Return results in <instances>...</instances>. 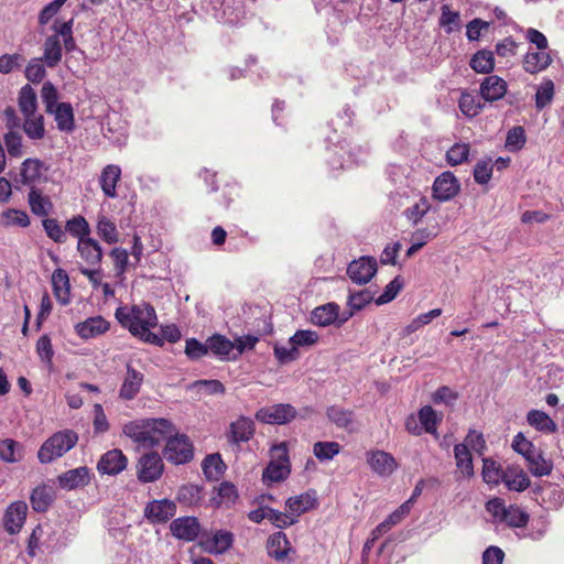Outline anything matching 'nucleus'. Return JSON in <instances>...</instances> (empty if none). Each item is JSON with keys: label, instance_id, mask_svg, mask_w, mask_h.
Returning <instances> with one entry per match:
<instances>
[{"label": "nucleus", "instance_id": "nucleus-1", "mask_svg": "<svg viewBox=\"0 0 564 564\" xmlns=\"http://www.w3.org/2000/svg\"><path fill=\"white\" fill-rule=\"evenodd\" d=\"M115 316L121 326L127 328L134 337L147 344L163 346L162 338L151 332V328L158 325V316L152 305L141 303L132 306H120L116 310Z\"/></svg>", "mask_w": 564, "mask_h": 564}, {"label": "nucleus", "instance_id": "nucleus-2", "mask_svg": "<svg viewBox=\"0 0 564 564\" xmlns=\"http://www.w3.org/2000/svg\"><path fill=\"white\" fill-rule=\"evenodd\" d=\"M175 431L173 423L166 419H141L123 425L122 432L140 447L153 448L167 440Z\"/></svg>", "mask_w": 564, "mask_h": 564}, {"label": "nucleus", "instance_id": "nucleus-3", "mask_svg": "<svg viewBox=\"0 0 564 564\" xmlns=\"http://www.w3.org/2000/svg\"><path fill=\"white\" fill-rule=\"evenodd\" d=\"M78 442V434L73 430H62L50 436L39 448L37 459L50 464L70 451Z\"/></svg>", "mask_w": 564, "mask_h": 564}, {"label": "nucleus", "instance_id": "nucleus-4", "mask_svg": "<svg viewBox=\"0 0 564 564\" xmlns=\"http://www.w3.org/2000/svg\"><path fill=\"white\" fill-rule=\"evenodd\" d=\"M512 448L522 455L531 474L535 477L547 476L553 469L551 460L545 459L542 452L532 442L528 441L522 433H518L512 441Z\"/></svg>", "mask_w": 564, "mask_h": 564}, {"label": "nucleus", "instance_id": "nucleus-5", "mask_svg": "<svg viewBox=\"0 0 564 564\" xmlns=\"http://www.w3.org/2000/svg\"><path fill=\"white\" fill-rule=\"evenodd\" d=\"M272 459L262 474L264 482H279L286 479L291 473L289 449L285 442L271 447Z\"/></svg>", "mask_w": 564, "mask_h": 564}, {"label": "nucleus", "instance_id": "nucleus-6", "mask_svg": "<svg viewBox=\"0 0 564 564\" xmlns=\"http://www.w3.org/2000/svg\"><path fill=\"white\" fill-rule=\"evenodd\" d=\"M164 456L175 465L186 464L194 457V446L184 434L170 435L166 440Z\"/></svg>", "mask_w": 564, "mask_h": 564}, {"label": "nucleus", "instance_id": "nucleus-7", "mask_svg": "<svg viewBox=\"0 0 564 564\" xmlns=\"http://www.w3.org/2000/svg\"><path fill=\"white\" fill-rule=\"evenodd\" d=\"M164 464L155 452L143 454L137 463V477L140 482H154L161 478Z\"/></svg>", "mask_w": 564, "mask_h": 564}, {"label": "nucleus", "instance_id": "nucleus-8", "mask_svg": "<svg viewBox=\"0 0 564 564\" xmlns=\"http://www.w3.org/2000/svg\"><path fill=\"white\" fill-rule=\"evenodd\" d=\"M296 409L289 403H278L261 408L256 413V419L265 424H286L295 419Z\"/></svg>", "mask_w": 564, "mask_h": 564}, {"label": "nucleus", "instance_id": "nucleus-9", "mask_svg": "<svg viewBox=\"0 0 564 564\" xmlns=\"http://www.w3.org/2000/svg\"><path fill=\"white\" fill-rule=\"evenodd\" d=\"M339 310V305L334 302L319 305L312 311L311 322L321 327H326L333 324L341 326L354 315V313L349 312L344 317H340Z\"/></svg>", "mask_w": 564, "mask_h": 564}, {"label": "nucleus", "instance_id": "nucleus-10", "mask_svg": "<svg viewBox=\"0 0 564 564\" xmlns=\"http://www.w3.org/2000/svg\"><path fill=\"white\" fill-rule=\"evenodd\" d=\"M175 513V502L166 498L149 501L143 510L144 518L152 524L166 523Z\"/></svg>", "mask_w": 564, "mask_h": 564}, {"label": "nucleus", "instance_id": "nucleus-11", "mask_svg": "<svg viewBox=\"0 0 564 564\" xmlns=\"http://www.w3.org/2000/svg\"><path fill=\"white\" fill-rule=\"evenodd\" d=\"M377 272V261L370 257L354 260L347 268V274L357 284L368 283Z\"/></svg>", "mask_w": 564, "mask_h": 564}, {"label": "nucleus", "instance_id": "nucleus-12", "mask_svg": "<svg viewBox=\"0 0 564 564\" xmlns=\"http://www.w3.org/2000/svg\"><path fill=\"white\" fill-rule=\"evenodd\" d=\"M254 432V422L250 417L242 415L230 423L226 436L231 445L239 446L241 443L250 441L253 437Z\"/></svg>", "mask_w": 564, "mask_h": 564}, {"label": "nucleus", "instance_id": "nucleus-13", "mask_svg": "<svg viewBox=\"0 0 564 564\" xmlns=\"http://www.w3.org/2000/svg\"><path fill=\"white\" fill-rule=\"evenodd\" d=\"M460 189L458 180L452 172H444L433 183V197L440 202H447L455 197Z\"/></svg>", "mask_w": 564, "mask_h": 564}, {"label": "nucleus", "instance_id": "nucleus-14", "mask_svg": "<svg viewBox=\"0 0 564 564\" xmlns=\"http://www.w3.org/2000/svg\"><path fill=\"white\" fill-rule=\"evenodd\" d=\"M367 463L371 470L381 477H389L398 468L395 458L390 453L380 449L368 452Z\"/></svg>", "mask_w": 564, "mask_h": 564}, {"label": "nucleus", "instance_id": "nucleus-15", "mask_svg": "<svg viewBox=\"0 0 564 564\" xmlns=\"http://www.w3.org/2000/svg\"><path fill=\"white\" fill-rule=\"evenodd\" d=\"M508 90L507 82L498 75L486 76L479 86V95L487 102L502 99Z\"/></svg>", "mask_w": 564, "mask_h": 564}, {"label": "nucleus", "instance_id": "nucleus-16", "mask_svg": "<svg viewBox=\"0 0 564 564\" xmlns=\"http://www.w3.org/2000/svg\"><path fill=\"white\" fill-rule=\"evenodd\" d=\"M170 530L176 539L192 542L198 538L200 524L195 517H181L171 522Z\"/></svg>", "mask_w": 564, "mask_h": 564}, {"label": "nucleus", "instance_id": "nucleus-17", "mask_svg": "<svg viewBox=\"0 0 564 564\" xmlns=\"http://www.w3.org/2000/svg\"><path fill=\"white\" fill-rule=\"evenodd\" d=\"M28 513V505L24 501H14L8 506L3 516V525L9 534L21 531Z\"/></svg>", "mask_w": 564, "mask_h": 564}, {"label": "nucleus", "instance_id": "nucleus-18", "mask_svg": "<svg viewBox=\"0 0 564 564\" xmlns=\"http://www.w3.org/2000/svg\"><path fill=\"white\" fill-rule=\"evenodd\" d=\"M90 481V470L86 466L69 469L57 477L58 486L64 490H76Z\"/></svg>", "mask_w": 564, "mask_h": 564}, {"label": "nucleus", "instance_id": "nucleus-19", "mask_svg": "<svg viewBox=\"0 0 564 564\" xmlns=\"http://www.w3.org/2000/svg\"><path fill=\"white\" fill-rule=\"evenodd\" d=\"M128 458L120 449H111L105 453L98 464L97 469L104 475H117L127 468Z\"/></svg>", "mask_w": 564, "mask_h": 564}, {"label": "nucleus", "instance_id": "nucleus-20", "mask_svg": "<svg viewBox=\"0 0 564 564\" xmlns=\"http://www.w3.org/2000/svg\"><path fill=\"white\" fill-rule=\"evenodd\" d=\"M77 252L87 267H100L102 260V248L99 242L89 237L77 241Z\"/></svg>", "mask_w": 564, "mask_h": 564}, {"label": "nucleus", "instance_id": "nucleus-21", "mask_svg": "<svg viewBox=\"0 0 564 564\" xmlns=\"http://www.w3.org/2000/svg\"><path fill=\"white\" fill-rule=\"evenodd\" d=\"M509 490L524 491L530 487L531 481L528 475L519 465H508L502 473L501 480Z\"/></svg>", "mask_w": 564, "mask_h": 564}, {"label": "nucleus", "instance_id": "nucleus-22", "mask_svg": "<svg viewBox=\"0 0 564 564\" xmlns=\"http://www.w3.org/2000/svg\"><path fill=\"white\" fill-rule=\"evenodd\" d=\"M267 550L270 557L278 562L284 561L289 554L294 553V549L286 534L282 531L271 534L267 541Z\"/></svg>", "mask_w": 564, "mask_h": 564}, {"label": "nucleus", "instance_id": "nucleus-23", "mask_svg": "<svg viewBox=\"0 0 564 564\" xmlns=\"http://www.w3.org/2000/svg\"><path fill=\"white\" fill-rule=\"evenodd\" d=\"M288 511L296 521L301 514L314 509L317 506L315 491H307L300 496L290 497L285 502Z\"/></svg>", "mask_w": 564, "mask_h": 564}, {"label": "nucleus", "instance_id": "nucleus-24", "mask_svg": "<svg viewBox=\"0 0 564 564\" xmlns=\"http://www.w3.org/2000/svg\"><path fill=\"white\" fill-rule=\"evenodd\" d=\"M232 542L234 535L231 532L219 530L212 538H203L199 544L204 551L210 554H221L231 547Z\"/></svg>", "mask_w": 564, "mask_h": 564}, {"label": "nucleus", "instance_id": "nucleus-25", "mask_svg": "<svg viewBox=\"0 0 564 564\" xmlns=\"http://www.w3.org/2000/svg\"><path fill=\"white\" fill-rule=\"evenodd\" d=\"M143 382V373L127 365L126 376L119 390L122 400H132L139 393Z\"/></svg>", "mask_w": 564, "mask_h": 564}, {"label": "nucleus", "instance_id": "nucleus-26", "mask_svg": "<svg viewBox=\"0 0 564 564\" xmlns=\"http://www.w3.org/2000/svg\"><path fill=\"white\" fill-rule=\"evenodd\" d=\"M121 178V169L116 164L106 165L99 177V184L102 193L108 198L117 197V184Z\"/></svg>", "mask_w": 564, "mask_h": 564}, {"label": "nucleus", "instance_id": "nucleus-27", "mask_svg": "<svg viewBox=\"0 0 564 564\" xmlns=\"http://www.w3.org/2000/svg\"><path fill=\"white\" fill-rule=\"evenodd\" d=\"M552 63V57L547 51H529L522 59L523 69L529 74H538L545 70Z\"/></svg>", "mask_w": 564, "mask_h": 564}, {"label": "nucleus", "instance_id": "nucleus-28", "mask_svg": "<svg viewBox=\"0 0 564 564\" xmlns=\"http://www.w3.org/2000/svg\"><path fill=\"white\" fill-rule=\"evenodd\" d=\"M28 203L32 214L37 217H47L53 209L51 198L44 195L42 189L36 186H31L28 194Z\"/></svg>", "mask_w": 564, "mask_h": 564}, {"label": "nucleus", "instance_id": "nucleus-29", "mask_svg": "<svg viewBox=\"0 0 564 564\" xmlns=\"http://www.w3.org/2000/svg\"><path fill=\"white\" fill-rule=\"evenodd\" d=\"M51 281L56 300L62 305H67L70 302V283L67 272L62 268L54 270Z\"/></svg>", "mask_w": 564, "mask_h": 564}, {"label": "nucleus", "instance_id": "nucleus-30", "mask_svg": "<svg viewBox=\"0 0 564 564\" xmlns=\"http://www.w3.org/2000/svg\"><path fill=\"white\" fill-rule=\"evenodd\" d=\"M326 415L337 427L348 432L355 430V413L352 410L345 409L340 405H332L327 408Z\"/></svg>", "mask_w": 564, "mask_h": 564}, {"label": "nucleus", "instance_id": "nucleus-31", "mask_svg": "<svg viewBox=\"0 0 564 564\" xmlns=\"http://www.w3.org/2000/svg\"><path fill=\"white\" fill-rule=\"evenodd\" d=\"M108 329L109 323L101 316L89 317L76 325L77 334L84 339L99 336Z\"/></svg>", "mask_w": 564, "mask_h": 564}, {"label": "nucleus", "instance_id": "nucleus-32", "mask_svg": "<svg viewBox=\"0 0 564 564\" xmlns=\"http://www.w3.org/2000/svg\"><path fill=\"white\" fill-rule=\"evenodd\" d=\"M50 115L54 116L59 131L72 132L75 129L74 110L69 102H59Z\"/></svg>", "mask_w": 564, "mask_h": 564}, {"label": "nucleus", "instance_id": "nucleus-33", "mask_svg": "<svg viewBox=\"0 0 564 564\" xmlns=\"http://www.w3.org/2000/svg\"><path fill=\"white\" fill-rule=\"evenodd\" d=\"M209 351L221 360L232 359L234 341L223 335L215 334L207 339Z\"/></svg>", "mask_w": 564, "mask_h": 564}, {"label": "nucleus", "instance_id": "nucleus-34", "mask_svg": "<svg viewBox=\"0 0 564 564\" xmlns=\"http://www.w3.org/2000/svg\"><path fill=\"white\" fill-rule=\"evenodd\" d=\"M24 458V446L12 438L0 441V459L4 463H19Z\"/></svg>", "mask_w": 564, "mask_h": 564}, {"label": "nucleus", "instance_id": "nucleus-35", "mask_svg": "<svg viewBox=\"0 0 564 564\" xmlns=\"http://www.w3.org/2000/svg\"><path fill=\"white\" fill-rule=\"evenodd\" d=\"M43 163L39 159H26L21 164L20 183L28 186H34V183L42 175Z\"/></svg>", "mask_w": 564, "mask_h": 564}, {"label": "nucleus", "instance_id": "nucleus-36", "mask_svg": "<svg viewBox=\"0 0 564 564\" xmlns=\"http://www.w3.org/2000/svg\"><path fill=\"white\" fill-rule=\"evenodd\" d=\"M62 59V45L58 34L48 36L44 42V53L41 58L47 67H55Z\"/></svg>", "mask_w": 564, "mask_h": 564}, {"label": "nucleus", "instance_id": "nucleus-37", "mask_svg": "<svg viewBox=\"0 0 564 564\" xmlns=\"http://www.w3.org/2000/svg\"><path fill=\"white\" fill-rule=\"evenodd\" d=\"M18 105L23 117L33 116V113L37 112L36 93L29 84L20 89Z\"/></svg>", "mask_w": 564, "mask_h": 564}, {"label": "nucleus", "instance_id": "nucleus-38", "mask_svg": "<svg viewBox=\"0 0 564 564\" xmlns=\"http://www.w3.org/2000/svg\"><path fill=\"white\" fill-rule=\"evenodd\" d=\"M97 234L107 243L113 245L119 241V231L116 224L105 215L97 218Z\"/></svg>", "mask_w": 564, "mask_h": 564}, {"label": "nucleus", "instance_id": "nucleus-39", "mask_svg": "<svg viewBox=\"0 0 564 564\" xmlns=\"http://www.w3.org/2000/svg\"><path fill=\"white\" fill-rule=\"evenodd\" d=\"M23 131L31 140H41L45 135L44 117L41 113L24 116Z\"/></svg>", "mask_w": 564, "mask_h": 564}, {"label": "nucleus", "instance_id": "nucleus-40", "mask_svg": "<svg viewBox=\"0 0 564 564\" xmlns=\"http://www.w3.org/2000/svg\"><path fill=\"white\" fill-rule=\"evenodd\" d=\"M470 67L479 74H490L495 68V58L491 51L481 50L473 55Z\"/></svg>", "mask_w": 564, "mask_h": 564}, {"label": "nucleus", "instance_id": "nucleus-41", "mask_svg": "<svg viewBox=\"0 0 564 564\" xmlns=\"http://www.w3.org/2000/svg\"><path fill=\"white\" fill-rule=\"evenodd\" d=\"M456 466L465 477L474 475V465L471 454L466 444H457L454 447Z\"/></svg>", "mask_w": 564, "mask_h": 564}, {"label": "nucleus", "instance_id": "nucleus-42", "mask_svg": "<svg viewBox=\"0 0 564 564\" xmlns=\"http://www.w3.org/2000/svg\"><path fill=\"white\" fill-rule=\"evenodd\" d=\"M528 423L538 431L553 433L556 431L555 422L543 411L531 410L527 415Z\"/></svg>", "mask_w": 564, "mask_h": 564}, {"label": "nucleus", "instance_id": "nucleus-43", "mask_svg": "<svg viewBox=\"0 0 564 564\" xmlns=\"http://www.w3.org/2000/svg\"><path fill=\"white\" fill-rule=\"evenodd\" d=\"M65 231L79 240L90 237V226L84 216L77 215L65 224Z\"/></svg>", "mask_w": 564, "mask_h": 564}, {"label": "nucleus", "instance_id": "nucleus-44", "mask_svg": "<svg viewBox=\"0 0 564 564\" xmlns=\"http://www.w3.org/2000/svg\"><path fill=\"white\" fill-rule=\"evenodd\" d=\"M0 221L4 227L18 226L26 228L31 224L26 212L14 208L3 210L0 215Z\"/></svg>", "mask_w": 564, "mask_h": 564}, {"label": "nucleus", "instance_id": "nucleus-45", "mask_svg": "<svg viewBox=\"0 0 564 564\" xmlns=\"http://www.w3.org/2000/svg\"><path fill=\"white\" fill-rule=\"evenodd\" d=\"M417 416L424 432L436 435L437 424L442 421V416L431 405L421 408Z\"/></svg>", "mask_w": 564, "mask_h": 564}, {"label": "nucleus", "instance_id": "nucleus-46", "mask_svg": "<svg viewBox=\"0 0 564 564\" xmlns=\"http://www.w3.org/2000/svg\"><path fill=\"white\" fill-rule=\"evenodd\" d=\"M458 107L463 115L474 118L481 112L484 105L474 95L464 91L458 100Z\"/></svg>", "mask_w": 564, "mask_h": 564}, {"label": "nucleus", "instance_id": "nucleus-47", "mask_svg": "<svg viewBox=\"0 0 564 564\" xmlns=\"http://www.w3.org/2000/svg\"><path fill=\"white\" fill-rule=\"evenodd\" d=\"M502 473L503 469L494 459H482V479L486 484L497 486L502 480Z\"/></svg>", "mask_w": 564, "mask_h": 564}, {"label": "nucleus", "instance_id": "nucleus-48", "mask_svg": "<svg viewBox=\"0 0 564 564\" xmlns=\"http://www.w3.org/2000/svg\"><path fill=\"white\" fill-rule=\"evenodd\" d=\"M53 501V497L47 487H36L31 494L32 508L37 512H44L48 509Z\"/></svg>", "mask_w": 564, "mask_h": 564}, {"label": "nucleus", "instance_id": "nucleus-49", "mask_svg": "<svg viewBox=\"0 0 564 564\" xmlns=\"http://www.w3.org/2000/svg\"><path fill=\"white\" fill-rule=\"evenodd\" d=\"M554 98V83L551 79H543L535 93V107L542 110L552 102Z\"/></svg>", "mask_w": 564, "mask_h": 564}, {"label": "nucleus", "instance_id": "nucleus-50", "mask_svg": "<svg viewBox=\"0 0 564 564\" xmlns=\"http://www.w3.org/2000/svg\"><path fill=\"white\" fill-rule=\"evenodd\" d=\"M340 445L337 442H316L313 446L315 457L321 460H330L340 452Z\"/></svg>", "mask_w": 564, "mask_h": 564}, {"label": "nucleus", "instance_id": "nucleus-51", "mask_svg": "<svg viewBox=\"0 0 564 564\" xmlns=\"http://www.w3.org/2000/svg\"><path fill=\"white\" fill-rule=\"evenodd\" d=\"M502 521L512 528H523L529 521V514L517 506H509Z\"/></svg>", "mask_w": 564, "mask_h": 564}, {"label": "nucleus", "instance_id": "nucleus-52", "mask_svg": "<svg viewBox=\"0 0 564 564\" xmlns=\"http://www.w3.org/2000/svg\"><path fill=\"white\" fill-rule=\"evenodd\" d=\"M318 338L319 336L315 330L300 329L290 337L289 344L295 346L299 350L300 347L314 346L318 341Z\"/></svg>", "mask_w": 564, "mask_h": 564}, {"label": "nucleus", "instance_id": "nucleus-53", "mask_svg": "<svg viewBox=\"0 0 564 564\" xmlns=\"http://www.w3.org/2000/svg\"><path fill=\"white\" fill-rule=\"evenodd\" d=\"M430 203L426 197H421L411 207L404 210V216L413 225H416L430 210Z\"/></svg>", "mask_w": 564, "mask_h": 564}, {"label": "nucleus", "instance_id": "nucleus-54", "mask_svg": "<svg viewBox=\"0 0 564 564\" xmlns=\"http://www.w3.org/2000/svg\"><path fill=\"white\" fill-rule=\"evenodd\" d=\"M202 467L206 477L217 478L223 474L225 465L219 454H212L203 460Z\"/></svg>", "mask_w": 564, "mask_h": 564}, {"label": "nucleus", "instance_id": "nucleus-55", "mask_svg": "<svg viewBox=\"0 0 564 564\" xmlns=\"http://www.w3.org/2000/svg\"><path fill=\"white\" fill-rule=\"evenodd\" d=\"M36 352L40 359L51 368L53 366L54 350L48 335H42L36 343Z\"/></svg>", "mask_w": 564, "mask_h": 564}, {"label": "nucleus", "instance_id": "nucleus-56", "mask_svg": "<svg viewBox=\"0 0 564 564\" xmlns=\"http://www.w3.org/2000/svg\"><path fill=\"white\" fill-rule=\"evenodd\" d=\"M469 155V144L455 143L447 152L446 160L452 165H458L467 161Z\"/></svg>", "mask_w": 564, "mask_h": 564}, {"label": "nucleus", "instance_id": "nucleus-57", "mask_svg": "<svg viewBox=\"0 0 564 564\" xmlns=\"http://www.w3.org/2000/svg\"><path fill=\"white\" fill-rule=\"evenodd\" d=\"M41 98L45 106L46 112H52L54 108L59 104L58 93L56 87L51 82H45L41 89Z\"/></svg>", "mask_w": 564, "mask_h": 564}, {"label": "nucleus", "instance_id": "nucleus-58", "mask_svg": "<svg viewBox=\"0 0 564 564\" xmlns=\"http://www.w3.org/2000/svg\"><path fill=\"white\" fill-rule=\"evenodd\" d=\"M43 228L46 235L57 243H64L66 241L65 229L54 218H45L43 220Z\"/></svg>", "mask_w": 564, "mask_h": 564}, {"label": "nucleus", "instance_id": "nucleus-59", "mask_svg": "<svg viewBox=\"0 0 564 564\" xmlns=\"http://www.w3.org/2000/svg\"><path fill=\"white\" fill-rule=\"evenodd\" d=\"M373 300V293L369 290H361L358 292H350L348 296V305L351 312L362 310L367 304Z\"/></svg>", "mask_w": 564, "mask_h": 564}, {"label": "nucleus", "instance_id": "nucleus-60", "mask_svg": "<svg viewBox=\"0 0 564 564\" xmlns=\"http://www.w3.org/2000/svg\"><path fill=\"white\" fill-rule=\"evenodd\" d=\"M209 351L208 343H200L196 338H188L186 339L185 344V354L186 356L192 359L196 360L204 356H206Z\"/></svg>", "mask_w": 564, "mask_h": 564}, {"label": "nucleus", "instance_id": "nucleus-61", "mask_svg": "<svg viewBox=\"0 0 564 564\" xmlns=\"http://www.w3.org/2000/svg\"><path fill=\"white\" fill-rule=\"evenodd\" d=\"M45 68L41 58H33L25 68V77L32 83H40L45 77Z\"/></svg>", "mask_w": 564, "mask_h": 564}, {"label": "nucleus", "instance_id": "nucleus-62", "mask_svg": "<svg viewBox=\"0 0 564 564\" xmlns=\"http://www.w3.org/2000/svg\"><path fill=\"white\" fill-rule=\"evenodd\" d=\"M269 521L279 529L289 528L297 522L289 511L281 512L273 508L269 511Z\"/></svg>", "mask_w": 564, "mask_h": 564}, {"label": "nucleus", "instance_id": "nucleus-63", "mask_svg": "<svg viewBox=\"0 0 564 564\" xmlns=\"http://www.w3.org/2000/svg\"><path fill=\"white\" fill-rule=\"evenodd\" d=\"M4 143L11 156L19 158L22 155V137L18 131H8L4 134Z\"/></svg>", "mask_w": 564, "mask_h": 564}, {"label": "nucleus", "instance_id": "nucleus-64", "mask_svg": "<svg viewBox=\"0 0 564 564\" xmlns=\"http://www.w3.org/2000/svg\"><path fill=\"white\" fill-rule=\"evenodd\" d=\"M492 176V165L490 161H479L474 169V178L478 184H487Z\"/></svg>", "mask_w": 564, "mask_h": 564}]
</instances>
